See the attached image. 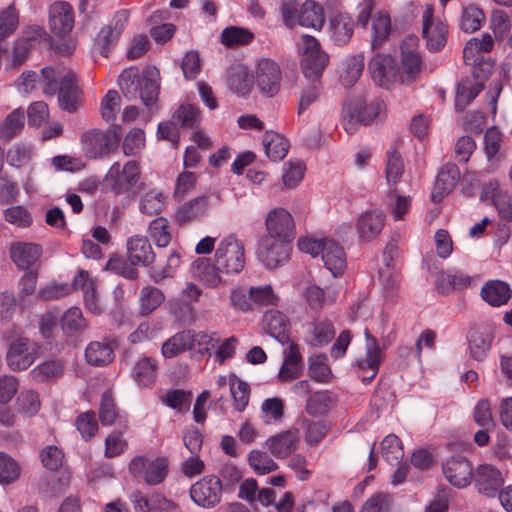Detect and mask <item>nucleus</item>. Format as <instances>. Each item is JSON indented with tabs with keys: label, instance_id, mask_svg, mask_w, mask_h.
<instances>
[{
	"label": "nucleus",
	"instance_id": "f257e3e1",
	"mask_svg": "<svg viewBox=\"0 0 512 512\" xmlns=\"http://www.w3.org/2000/svg\"><path fill=\"white\" fill-rule=\"evenodd\" d=\"M42 91L47 96L58 95L61 109L74 113L81 104V91L76 84L75 73L66 67H45L42 69Z\"/></svg>",
	"mask_w": 512,
	"mask_h": 512
},
{
	"label": "nucleus",
	"instance_id": "f03ea898",
	"mask_svg": "<svg viewBox=\"0 0 512 512\" xmlns=\"http://www.w3.org/2000/svg\"><path fill=\"white\" fill-rule=\"evenodd\" d=\"M160 74L156 67H146L142 75L136 67L125 69L119 76V86L128 100L141 99L144 105L156 103L159 95Z\"/></svg>",
	"mask_w": 512,
	"mask_h": 512
},
{
	"label": "nucleus",
	"instance_id": "7ed1b4c3",
	"mask_svg": "<svg viewBox=\"0 0 512 512\" xmlns=\"http://www.w3.org/2000/svg\"><path fill=\"white\" fill-rule=\"evenodd\" d=\"M297 48L305 78L311 81L320 80L329 63V55L321 48L319 41L313 36L303 34L297 41Z\"/></svg>",
	"mask_w": 512,
	"mask_h": 512
},
{
	"label": "nucleus",
	"instance_id": "20e7f679",
	"mask_svg": "<svg viewBox=\"0 0 512 512\" xmlns=\"http://www.w3.org/2000/svg\"><path fill=\"white\" fill-rule=\"evenodd\" d=\"M214 262L220 271L226 274H238L245 265V249L243 242L235 235L224 237L215 250Z\"/></svg>",
	"mask_w": 512,
	"mask_h": 512
},
{
	"label": "nucleus",
	"instance_id": "39448f33",
	"mask_svg": "<svg viewBox=\"0 0 512 512\" xmlns=\"http://www.w3.org/2000/svg\"><path fill=\"white\" fill-rule=\"evenodd\" d=\"M141 177V169L137 162L127 161L121 165L114 162L104 178V184L116 195L129 193L137 185Z\"/></svg>",
	"mask_w": 512,
	"mask_h": 512
},
{
	"label": "nucleus",
	"instance_id": "423d86ee",
	"mask_svg": "<svg viewBox=\"0 0 512 512\" xmlns=\"http://www.w3.org/2000/svg\"><path fill=\"white\" fill-rule=\"evenodd\" d=\"M120 135L111 130L91 129L81 136L82 149L90 159H102L113 153L119 145Z\"/></svg>",
	"mask_w": 512,
	"mask_h": 512
},
{
	"label": "nucleus",
	"instance_id": "0eeeda50",
	"mask_svg": "<svg viewBox=\"0 0 512 512\" xmlns=\"http://www.w3.org/2000/svg\"><path fill=\"white\" fill-rule=\"evenodd\" d=\"M448 28L440 19L434 16V8L426 4L422 12V37L431 52L440 51L447 42Z\"/></svg>",
	"mask_w": 512,
	"mask_h": 512
},
{
	"label": "nucleus",
	"instance_id": "6e6552de",
	"mask_svg": "<svg viewBox=\"0 0 512 512\" xmlns=\"http://www.w3.org/2000/svg\"><path fill=\"white\" fill-rule=\"evenodd\" d=\"M39 345L28 338L13 340L6 353L8 367L13 371H23L29 368L38 357Z\"/></svg>",
	"mask_w": 512,
	"mask_h": 512
},
{
	"label": "nucleus",
	"instance_id": "1a4fd4ad",
	"mask_svg": "<svg viewBox=\"0 0 512 512\" xmlns=\"http://www.w3.org/2000/svg\"><path fill=\"white\" fill-rule=\"evenodd\" d=\"M255 83L259 91L272 97L281 86L282 73L280 66L270 58H262L257 62L254 72Z\"/></svg>",
	"mask_w": 512,
	"mask_h": 512
},
{
	"label": "nucleus",
	"instance_id": "9d476101",
	"mask_svg": "<svg viewBox=\"0 0 512 512\" xmlns=\"http://www.w3.org/2000/svg\"><path fill=\"white\" fill-rule=\"evenodd\" d=\"M266 237L292 242L295 238V223L292 215L284 208L270 210L265 218Z\"/></svg>",
	"mask_w": 512,
	"mask_h": 512
},
{
	"label": "nucleus",
	"instance_id": "9b49d317",
	"mask_svg": "<svg viewBox=\"0 0 512 512\" xmlns=\"http://www.w3.org/2000/svg\"><path fill=\"white\" fill-rule=\"evenodd\" d=\"M290 243L263 236L259 242L257 257L268 269H275L289 259Z\"/></svg>",
	"mask_w": 512,
	"mask_h": 512
},
{
	"label": "nucleus",
	"instance_id": "f8f14e48",
	"mask_svg": "<svg viewBox=\"0 0 512 512\" xmlns=\"http://www.w3.org/2000/svg\"><path fill=\"white\" fill-rule=\"evenodd\" d=\"M129 20L128 10L117 11L111 21L100 29L95 45L103 57H108L110 47L117 43Z\"/></svg>",
	"mask_w": 512,
	"mask_h": 512
},
{
	"label": "nucleus",
	"instance_id": "ddd939ff",
	"mask_svg": "<svg viewBox=\"0 0 512 512\" xmlns=\"http://www.w3.org/2000/svg\"><path fill=\"white\" fill-rule=\"evenodd\" d=\"M190 496L198 506L213 508L221 500L222 482L216 476L203 477L191 486Z\"/></svg>",
	"mask_w": 512,
	"mask_h": 512
},
{
	"label": "nucleus",
	"instance_id": "4468645a",
	"mask_svg": "<svg viewBox=\"0 0 512 512\" xmlns=\"http://www.w3.org/2000/svg\"><path fill=\"white\" fill-rule=\"evenodd\" d=\"M167 461L164 458L148 459L135 457L129 464V470L136 476H142L147 484L161 483L167 474Z\"/></svg>",
	"mask_w": 512,
	"mask_h": 512
},
{
	"label": "nucleus",
	"instance_id": "2eb2a0df",
	"mask_svg": "<svg viewBox=\"0 0 512 512\" xmlns=\"http://www.w3.org/2000/svg\"><path fill=\"white\" fill-rule=\"evenodd\" d=\"M386 216L380 209L364 211L357 219L356 231L361 242H371L377 238L385 225Z\"/></svg>",
	"mask_w": 512,
	"mask_h": 512
},
{
	"label": "nucleus",
	"instance_id": "dca6fc26",
	"mask_svg": "<svg viewBox=\"0 0 512 512\" xmlns=\"http://www.w3.org/2000/svg\"><path fill=\"white\" fill-rule=\"evenodd\" d=\"M373 81L381 87H389L397 76L395 59L389 54H376L368 64Z\"/></svg>",
	"mask_w": 512,
	"mask_h": 512
},
{
	"label": "nucleus",
	"instance_id": "f3484780",
	"mask_svg": "<svg viewBox=\"0 0 512 512\" xmlns=\"http://www.w3.org/2000/svg\"><path fill=\"white\" fill-rule=\"evenodd\" d=\"M299 442L298 430L290 429L269 437L265 441V446L276 459H287L296 451Z\"/></svg>",
	"mask_w": 512,
	"mask_h": 512
},
{
	"label": "nucleus",
	"instance_id": "a211bd4d",
	"mask_svg": "<svg viewBox=\"0 0 512 512\" xmlns=\"http://www.w3.org/2000/svg\"><path fill=\"white\" fill-rule=\"evenodd\" d=\"M477 490L486 496H495L504 484V478L498 468L491 464L479 465L474 473Z\"/></svg>",
	"mask_w": 512,
	"mask_h": 512
},
{
	"label": "nucleus",
	"instance_id": "6ab92c4d",
	"mask_svg": "<svg viewBox=\"0 0 512 512\" xmlns=\"http://www.w3.org/2000/svg\"><path fill=\"white\" fill-rule=\"evenodd\" d=\"M443 474L447 481L457 487L465 488L472 480V465L464 457H452L443 464Z\"/></svg>",
	"mask_w": 512,
	"mask_h": 512
},
{
	"label": "nucleus",
	"instance_id": "aec40b11",
	"mask_svg": "<svg viewBox=\"0 0 512 512\" xmlns=\"http://www.w3.org/2000/svg\"><path fill=\"white\" fill-rule=\"evenodd\" d=\"M49 25L55 35H67L74 26V13L71 5L67 2L52 4L49 10Z\"/></svg>",
	"mask_w": 512,
	"mask_h": 512
},
{
	"label": "nucleus",
	"instance_id": "412c9836",
	"mask_svg": "<svg viewBox=\"0 0 512 512\" xmlns=\"http://www.w3.org/2000/svg\"><path fill=\"white\" fill-rule=\"evenodd\" d=\"M418 38L407 36L401 45L402 68L407 81H414L422 68V59L417 51Z\"/></svg>",
	"mask_w": 512,
	"mask_h": 512
},
{
	"label": "nucleus",
	"instance_id": "4be33fe9",
	"mask_svg": "<svg viewBox=\"0 0 512 512\" xmlns=\"http://www.w3.org/2000/svg\"><path fill=\"white\" fill-rule=\"evenodd\" d=\"M262 327L267 334L276 339L282 345L291 342L289 336L290 322L281 311H267L262 319Z\"/></svg>",
	"mask_w": 512,
	"mask_h": 512
},
{
	"label": "nucleus",
	"instance_id": "5701e85b",
	"mask_svg": "<svg viewBox=\"0 0 512 512\" xmlns=\"http://www.w3.org/2000/svg\"><path fill=\"white\" fill-rule=\"evenodd\" d=\"M284 349V361L280 368L278 377L283 382H291L301 376L303 371V358L299 345L295 342H288Z\"/></svg>",
	"mask_w": 512,
	"mask_h": 512
},
{
	"label": "nucleus",
	"instance_id": "b1692460",
	"mask_svg": "<svg viewBox=\"0 0 512 512\" xmlns=\"http://www.w3.org/2000/svg\"><path fill=\"white\" fill-rule=\"evenodd\" d=\"M460 178V171L453 163L445 164L438 172L431 199L434 202H440L442 198L449 194Z\"/></svg>",
	"mask_w": 512,
	"mask_h": 512
},
{
	"label": "nucleus",
	"instance_id": "393cba45",
	"mask_svg": "<svg viewBox=\"0 0 512 512\" xmlns=\"http://www.w3.org/2000/svg\"><path fill=\"white\" fill-rule=\"evenodd\" d=\"M467 339L470 357L481 362L490 351L494 334L490 328H477L468 333Z\"/></svg>",
	"mask_w": 512,
	"mask_h": 512
},
{
	"label": "nucleus",
	"instance_id": "a878e982",
	"mask_svg": "<svg viewBox=\"0 0 512 512\" xmlns=\"http://www.w3.org/2000/svg\"><path fill=\"white\" fill-rule=\"evenodd\" d=\"M127 254L133 265L148 266L155 259V254L148 239L139 235L132 236L127 240Z\"/></svg>",
	"mask_w": 512,
	"mask_h": 512
},
{
	"label": "nucleus",
	"instance_id": "bb28decb",
	"mask_svg": "<svg viewBox=\"0 0 512 512\" xmlns=\"http://www.w3.org/2000/svg\"><path fill=\"white\" fill-rule=\"evenodd\" d=\"M193 277L204 285L215 288L222 283V273L216 262L212 263L208 258H198L191 265Z\"/></svg>",
	"mask_w": 512,
	"mask_h": 512
},
{
	"label": "nucleus",
	"instance_id": "cd10ccee",
	"mask_svg": "<svg viewBox=\"0 0 512 512\" xmlns=\"http://www.w3.org/2000/svg\"><path fill=\"white\" fill-rule=\"evenodd\" d=\"M329 33L332 41L339 46L347 44L354 33V21L347 13H338L330 18Z\"/></svg>",
	"mask_w": 512,
	"mask_h": 512
},
{
	"label": "nucleus",
	"instance_id": "c85d7f7f",
	"mask_svg": "<svg viewBox=\"0 0 512 512\" xmlns=\"http://www.w3.org/2000/svg\"><path fill=\"white\" fill-rule=\"evenodd\" d=\"M365 339H366V355L363 358H360L357 361L358 367L362 370H370L371 375L367 378V380H372L380 366L381 358H382V350L379 347L377 339L370 333V331L366 328L364 331Z\"/></svg>",
	"mask_w": 512,
	"mask_h": 512
},
{
	"label": "nucleus",
	"instance_id": "c756f323",
	"mask_svg": "<svg viewBox=\"0 0 512 512\" xmlns=\"http://www.w3.org/2000/svg\"><path fill=\"white\" fill-rule=\"evenodd\" d=\"M324 266L334 277L342 275L346 268V255L344 249L335 241L328 240L322 253Z\"/></svg>",
	"mask_w": 512,
	"mask_h": 512
},
{
	"label": "nucleus",
	"instance_id": "7c9ffc66",
	"mask_svg": "<svg viewBox=\"0 0 512 512\" xmlns=\"http://www.w3.org/2000/svg\"><path fill=\"white\" fill-rule=\"evenodd\" d=\"M42 253V248L32 243H15L10 248L12 261L21 269L35 264Z\"/></svg>",
	"mask_w": 512,
	"mask_h": 512
},
{
	"label": "nucleus",
	"instance_id": "2f4dec72",
	"mask_svg": "<svg viewBox=\"0 0 512 512\" xmlns=\"http://www.w3.org/2000/svg\"><path fill=\"white\" fill-rule=\"evenodd\" d=\"M512 294L509 285L500 280H489L481 289V297L489 305L499 307L508 302Z\"/></svg>",
	"mask_w": 512,
	"mask_h": 512
},
{
	"label": "nucleus",
	"instance_id": "473e14b6",
	"mask_svg": "<svg viewBox=\"0 0 512 512\" xmlns=\"http://www.w3.org/2000/svg\"><path fill=\"white\" fill-rule=\"evenodd\" d=\"M227 85L238 96H246L252 88V78L245 66L233 65L228 70Z\"/></svg>",
	"mask_w": 512,
	"mask_h": 512
},
{
	"label": "nucleus",
	"instance_id": "72a5a7b5",
	"mask_svg": "<svg viewBox=\"0 0 512 512\" xmlns=\"http://www.w3.org/2000/svg\"><path fill=\"white\" fill-rule=\"evenodd\" d=\"M99 417L103 425L110 426L118 423L123 429L127 428V417L117 410L111 391H105L102 394Z\"/></svg>",
	"mask_w": 512,
	"mask_h": 512
},
{
	"label": "nucleus",
	"instance_id": "f704fd0d",
	"mask_svg": "<svg viewBox=\"0 0 512 512\" xmlns=\"http://www.w3.org/2000/svg\"><path fill=\"white\" fill-rule=\"evenodd\" d=\"M208 208L207 197L195 198L177 209L175 220L180 225L195 221L203 217L208 211Z\"/></svg>",
	"mask_w": 512,
	"mask_h": 512
},
{
	"label": "nucleus",
	"instance_id": "c9c22d12",
	"mask_svg": "<svg viewBox=\"0 0 512 512\" xmlns=\"http://www.w3.org/2000/svg\"><path fill=\"white\" fill-rule=\"evenodd\" d=\"M85 357L91 365L104 366L113 361L114 349L108 341H94L87 346Z\"/></svg>",
	"mask_w": 512,
	"mask_h": 512
},
{
	"label": "nucleus",
	"instance_id": "e433bc0d",
	"mask_svg": "<svg viewBox=\"0 0 512 512\" xmlns=\"http://www.w3.org/2000/svg\"><path fill=\"white\" fill-rule=\"evenodd\" d=\"M190 349H192V330H183L166 340L162 344L161 352L165 358H173Z\"/></svg>",
	"mask_w": 512,
	"mask_h": 512
},
{
	"label": "nucleus",
	"instance_id": "4c0bfd02",
	"mask_svg": "<svg viewBox=\"0 0 512 512\" xmlns=\"http://www.w3.org/2000/svg\"><path fill=\"white\" fill-rule=\"evenodd\" d=\"M325 21L322 6L313 0L305 1L300 7L299 25L319 30Z\"/></svg>",
	"mask_w": 512,
	"mask_h": 512
},
{
	"label": "nucleus",
	"instance_id": "58836bf2",
	"mask_svg": "<svg viewBox=\"0 0 512 512\" xmlns=\"http://www.w3.org/2000/svg\"><path fill=\"white\" fill-rule=\"evenodd\" d=\"M470 277L458 271H442L436 279L437 289L444 294L470 285Z\"/></svg>",
	"mask_w": 512,
	"mask_h": 512
},
{
	"label": "nucleus",
	"instance_id": "ea45409f",
	"mask_svg": "<svg viewBox=\"0 0 512 512\" xmlns=\"http://www.w3.org/2000/svg\"><path fill=\"white\" fill-rule=\"evenodd\" d=\"M265 153L274 162L282 160L288 153L289 142L282 135L266 132L263 139Z\"/></svg>",
	"mask_w": 512,
	"mask_h": 512
},
{
	"label": "nucleus",
	"instance_id": "a19ab883",
	"mask_svg": "<svg viewBox=\"0 0 512 512\" xmlns=\"http://www.w3.org/2000/svg\"><path fill=\"white\" fill-rule=\"evenodd\" d=\"M157 376V363L151 357L139 359L133 369V378L138 385L148 387L152 385Z\"/></svg>",
	"mask_w": 512,
	"mask_h": 512
},
{
	"label": "nucleus",
	"instance_id": "79ce46f5",
	"mask_svg": "<svg viewBox=\"0 0 512 512\" xmlns=\"http://www.w3.org/2000/svg\"><path fill=\"white\" fill-rule=\"evenodd\" d=\"M371 30V46L373 49H377L388 39L391 33L390 16L385 12H378L372 18Z\"/></svg>",
	"mask_w": 512,
	"mask_h": 512
},
{
	"label": "nucleus",
	"instance_id": "37998d69",
	"mask_svg": "<svg viewBox=\"0 0 512 512\" xmlns=\"http://www.w3.org/2000/svg\"><path fill=\"white\" fill-rule=\"evenodd\" d=\"M165 300L164 293L157 287L145 286L139 294V313L147 316L155 311Z\"/></svg>",
	"mask_w": 512,
	"mask_h": 512
},
{
	"label": "nucleus",
	"instance_id": "c03bdc74",
	"mask_svg": "<svg viewBox=\"0 0 512 512\" xmlns=\"http://www.w3.org/2000/svg\"><path fill=\"white\" fill-rule=\"evenodd\" d=\"M60 323L63 332L68 336L80 334L88 327L81 309L77 307L69 308L61 317Z\"/></svg>",
	"mask_w": 512,
	"mask_h": 512
},
{
	"label": "nucleus",
	"instance_id": "a18cd8bd",
	"mask_svg": "<svg viewBox=\"0 0 512 512\" xmlns=\"http://www.w3.org/2000/svg\"><path fill=\"white\" fill-rule=\"evenodd\" d=\"M166 204V196L159 189H151L142 194L139 201V210L142 214L152 216L159 214Z\"/></svg>",
	"mask_w": 512,
	"mask_h": 512
},
{
	"label": "nucleus",
	"instance_id": "49530a36",
	"mask_svg": "<svg viewBox=\"0 0 512 512\" xmlns=\"http://www.w3.org/2000/svg\"><path fill=\"white\" fill-rule=\"evenodd\" d=\"M334 403L335 399L329 392H316L308 398L306 411L312 416H324L332 408Z\"/></svg>",
	"mask_w": 512,
	"mask_h": 512
},
{
	"label": "nucleus",
	"instance_id": "de8ad7c7",
	"mask_svg": "<svg viewBox=\"0 0 512 512\" xmlns=\"http://www.w3.org/2000/svg\"><path fill=\"white\" fill-rule=\"evenodd\" d=\"M25 123L24 111L20 108L12 111L0 124V139L8 140L18 135Z\"/></svg>",
	"mask_w": 512,
	"mask_h": 512
},
{
	"label": "nucleus",
	"instance_id": "09e8293b",
	"mask_svg": "<svg viewBox=\"0 0 512 512\" xmlns=\"http://www.w3.org/2000/svg\"><path fill=\"white\" fill-rule=\"evenodd\" d=\"M335 335V329L331 321L317 319L313 322L312 338L309 343L315 347H322L328 344Z\"/></svg>",
	"mask_w": 512,
	"mask_h": 512
},
{
	"label": "nucleus",
	"instance_id": "8fccbe9b",
	"mask_svg": "<svg viewBox=\"0 0 512 512\" xmlns=\"http://www.w3.org/2000/svg\"><path fill=\"white\" fill-rule=\"evenodd\" d=\"M381 454L385 461L391 465L398 464L402 460L404 450L398 436L389 434L382 440Z\"/></svg>",
	"mask_w": 512,
	"mask_h": 512
},
{
	"label": "nucleus",
	"instance_id": "3c124183",
	"mask_svg": "<svg viewBox=\"0 0 512 512\" xmlns=\"http://www.w3.org/2000/svg\"><path fill=\"white\" fill-rule=\"evenodd\" d=\"M308 362L309 376L313 380L319 383H326L330 380L332 373L325 354L311 356Z\"/></svg>",
	"mask_w": 512,
	"mask_h": 512
},
{
	"label": "nucleus",
	"instance_id": "603ef678",
	"mask_svg": "<svg viewBox=\"0 0 512 512\" xmlns=\"http://www.w3.org/2000/svg\"><path fill=\"white\" fill-rule=\"evenodd\" d=\"M250 467L259 475H265L278 469V464L269 454L260 450H252L248 454Z\"/></svg>",
	"mask_w": 512,
	"mask_h": 512
},
{
	"label": "nucleus",
	"instance_id": "864d4df0",
	"mask_svg": "<svg viewBox=\"0 0 512 512\" xmlns=\"http://www.w3.org/2000/svg\"><path fill=\"white\" fill-rule=\"evenodd\" d=\"M253 38L250 30L237 26L225 28L221 33V42L228 47L249 44Z\"/></svg>",
	"mask_w": 512,
	"mask_h": 512
},
{
	"label": "nucleus",
	"instance_id": "5fc2aeb1",
	"mask_svg": "<svg viewBox=\"0 0 512 512\" xmlns=\"http://www.w3.org/2000/svg\"><path fill=\"white\" fill-rule=\"evenodd\" d=\"M364 69V57L354 55L348 57L344 62V71L341 74V81L345 86H352L356 83Z\"/></svg>",
	"mask_w": 512,
	"mask_h": 512
},
{
	"label": "nucleus",
	"instance_id": "6e6d98bb",
	"mask_svg": "<svg viewBox=\"0 0 512 512\" xmlns=\"http://www.w3.org/2000/svg\"><path fill=\"white\" fill-rule=\"evenodd\" d=\"M18 411L27 417L36 415L41 407V401L37 391L27 389L21 391L17 397Z\"/></svg>",
	"mask_w": 512,
	"mask_h": 512
},
{
	"label": "nucleus",
	"instance_id": "4d7b16f0",
	"mask_svg": "<svg viewBox=\"0 0 512 512\" xmlns=\"http://www.w3.org/2000/svg\"><path fill=\"white\" fill-rule=\"evenodd\" d=\"M172 118L180 127L193 129L200 123V111L191 104H183L174 112Z\"/></svg>",
	"mask_w": 512,
	"mask_h": 512
},
{
	"label": "nucleus",
	"instance_id": "13d9d810",
	"mask_svg": "<svg viewBox=\"0 0 512 512\" xmlns=\"http://www.w3.org/2000/svg\"><path fill=\"white\" fill-rule=\"evenodd\" d=\"M148 234L158 247H166L171 241L168 220L163 217L154 219L149 224Z\"/></svg>",
	"mask_w": 512,
	"mask_h": 512
},
{
	"label": "nucleus",
	"instance_id": "bf43d9fd",
	"mask_svg": "<svg viewBox=\"0 0 512 512\" xmlns=\"http://www.w3.org/2000/svg\"><path fill=\"white\" fill-rule=\"evenodd\" d=\"M161 401L164 405L182 412L189 408L192 401V394L182 389H172L161 397Z\"/></svg>",
	"mask_w": 512,
	"mask_h": 512
},
{
	"label": "nucleus",
	"instance_id": "052dcab7",
	"mask_svg": "<svg viewBox=\"0 0 512 512\" xmlns=\"http://www.w3.org/2000/svg\"><path fill=\"white\" fill-rule=\"evenodd\" d=\"M386 113V106L382 100L376 99L369 105L357 110V119L364 125H369L375 120H382Z\"/></svg>",
	"mask_w": 512,
	"mask_h": 512
},
{
	"label": "nucleus",
	"instance_id": "680f3d73",
	"mask_svg": "<svg viewBox=\"0 0 512 512\" xmlns=\"http://www.w3.org/2000/svg\"><path fill=\"white\" fill-rule=\"evenodd\" d=\"M19 26V13L14 5L0 11V41L10 37Z\"/></svg>",
	"mask_w": 512,
	"mask_h": 512
},
{
	"label": "nucleus",
	"instance_id": "e2e57ef3",
	"mask_svg": "<svg viewBox=\"0 0 512 512\" xmlns=\"http://www.w3.org/2000/svg\"><path fill=\"white\" fill-rule=\"evenodd\" d=\"M63 365L58 360H50L39 364L30 374L37 382H45L62 374Z\"/></svg>",
	"mask_w": 512,
	"mask_h": 512
},
{
	"label": "nucleus",
	"instance_id": "0e129e2a",
	"mask_svg": "<svg viewBox=\"0 0 512 512\" xmlns=\"http://www.w3.org/2000/svg\"><path fill=\"white\" fill-rule=\"evenodd\" d=\"M392 509V496L385 492H378L364 502L360 512H391Z\"/></svg>",
	"mask_w": 512,
	"mask_h": 512
},
{
	"label": "nucleus",
	"instance_id": "69168bd1",
	"mask_svg": "<svg viewBox=\"0 0 512 512\" xmlns=\"http://www.w3.org/2000/svg\"><path fill=\"white\" fill-rule=\"evenodd\" d=\"M485 15L476 6H468L463 10L460 27L466 33H472L480 29Z\"/></svg>",
	"mask_w": 512,
	"mask_h": 512
},
{
	"label": "nucleus",
	"instance_id": "338daca9",
	"mask_svg": "<svg viewBox=\"0 0 512 512\" xmlns=\"http://www.w3.org/2000/svg\"><path fill=\"white\" fill-rule=\"evenodd\" d=\"M404 172V164L401 155L395 151H389L386 162V180L389 185H395Z\"/></svg>",
	"mask_w": 512,
	"mask_h": 512
},
{
	"label": "nucleus",
	"instance_id": "774afa93",
	"mask_svg": "<svg viewBox=\"0 0 512 512\" xmlns=\"http://www.w3.org/2000/svg\"><path fill=\"white\" fill-rule=\"evenodd\" d=\"M305 166L300 160H290L283 167V182L286 187L294 188L302 180Z\"/></svg>",
	"mask_w": 512,
	"mask_h": 512
}]
</instances>
